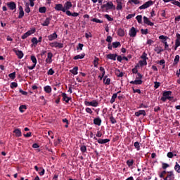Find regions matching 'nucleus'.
Listing matches in <instances>:
<instances>
[{
    "mask_svg": "<svg viewBox=\"0 0 180 180\" xmlns=\"http://www.w3.org/2000/svg\"><path fill=\"white\" fill-rule=\"evenodd\" d=\"M101 8L105 12H109V11L116 9V6H115V4H113V2L112 1L105 2V4L101 6Z\"/></svg>",
    "mask_w": 180,
    "mask_h": 180,
    "instance_id": "1",
    "label": "nucleus"
},
{
    "mask_svg": "<svg viewBox=\"0 0 180 180\" xmlns=\"http://www.w3.org/2000/svg\"><path fill=\"white\" fill-rule=\"evenodd\" d=\"M159 39L160 40H162L161 43H163V44H165V50L169 51V44H168V42L167 41L169 39V37L165 35H160L159 37Z\"/></svg>",
    "mask_w": 180,
    "mask_h": 180,
    "instance_id": "2",
    "label": "nucleus"
},
{
    "mask_svg": "<svg viewBox=\"0 0 180 180\" xmlns=\"http://www.w3.org/2000/svg\"><path fill=\"white\" fill-rule=\"evenodd\" d=\"M171 95H172V91H171L163 92L162 97L161 98V101H162V102H166L167 99H168L169 101H171V99H172V97H171Z\"/></svg>",
    "mask_w": 180,
    "mask_h": 180,
    "instance_id": "3",
    "label": "nucleus"
},
{
    "mask_svg": "<svg viewBox=\"0 0 180 180\" xmlns=\"http://www.w3.org/2000/svg\"><path fill=\"white\" fill-rule=\"evenodd\" d=\"M138 77H136V79H135L134 81H131L130 84H132L133 85H141L143 84V80H141V78H143V75H141V74L138 73L137 74Z\"/></svg>",
    "mask_w": 180,
    "mask_h": 180,
    "instance_id": "4",
    "label": "nucleus"
},
{
    "mask_svg": "<svg viewBox=\"0 0 180 180\" xmlns=\"http://www.w3.org/2000/svg\"><path fill=\"white\" fill-rule=\"evenodd\" d=\"M154 5V1L149 0L148 1H146L145 4H143L142 6H139V9L141 11L143 9H147V8H150V6H153Z\"/></svg>",
    "mask_w": 180,
    "mask_h": 180,
    "instance_id": "5",
    "label": "nucleus"
},
{
    "mask_svg": "<svg viewBox=\"0 0 180 180\" xmlns=\"http://www.w3.org/2000/svg\"><path fill=\"white\" fill-rule=\"evenodd\" d=\"M84 105L86 106H92L93 108H96L99 105V103L96 100H93L92 101H84Z\"/></svg>",
    "mask_w": 180,
    "mask_h": 180,
    "instance_id": "6",
    "label": "nucleus"
},
{
    "mask_svg": "<svg viewBox=\"0 0 180 180\" xmlns=\"http://www.w3.org/2000/svg\"><path fill=\"white\" fill-rule=\"evenodd\" d=\"M178 47H180V34L176 33V39L174 42V50H178Z\"/></svg>",
    "mask_w": 180,
    "mask_h": 180,
    "instance_id": "7",
    "label": "nucleus"
},
{
    "mask_svg": "<svg viewBox=\"0 0 180 180\" xmlns=\"http://www.w3.org/2000/svg\"><path fill=\"white\" fill-rule=\"evenodd\" d=\"M31 61L33 63L32 66H28V70H34L36 68V65L37 64V59L36 58V56H31Z\"/></svg>",
    "mask_w": 180,
    "mask_h": 180,
    "instance_id": "8",
    "label": "nucleus"
},
{
    "mask_svg": "<svg viewBox=\"0 0 180 180\" xmlns=\"http://www.w3.org/2000/svg\"><path fill=\"white\" fill-rule=\"evenodd\" d=\"M175 179V174L173 171L167 172L166 177L164 178V180H174Z\"/></svg>",
    "mask_w": 180,
    "mask_h": 180,
    "instance_id": "9",
    "label": "nucleus"
},
{
    "mask_svg": "<svg viewBox=\"0 0 180 180\" xmlns=\"http://www.w3.org/2000/svg\"><path fill=\"white\" fill-rule=\"evenodd\" d=\"M49 46H51V47H56V49H63V47H64V44H63V43H59L57 41L51 42Z\"/></svg>",
    "mask_w": 180,
    "mask_h": 180,
    "instance_id": "10",
    "label": "nucleus"
},
{
    "mask_svg": "<svg viewBox=\"0 0 180 180\" xmlns=\"http://www.w3.org/2000/svg\"><path fill=\"white\" fill-rule=\"evenodd\" d=\"M35 32H36V29L34 28L32 30H30L27 31L26 33H25L21 38L22 39V40H25V39H27L29 36H32V34H33V33H34Z\"/></svg>",
    "mask_w": 180,
    "mask_h": 180,
    "instance_id": "11",
    "label": "nucleus"
},
{
    "mask_svg": "<svg viewBox=\"0 0 180 180\" xmlns=\"http://www.w3.org/2000/svg\"><path fill=\"white\" fill-rule=\"evenodd\" d=\"M70 8H72V3L70 1H66L63 6V9H65V13H67V11H70Z\"/></svg>",
    "mask_w": 180,
    "mask_h": 180,
    "instance_id": "12",
    "label": "nucleus"
},
{
    "mask_svg": "<svg viewBox=\"0 0 180 180\" xmlns=\"http://www.w3.org/2000/svg\"><path fill=\"white\" fill-rule=\"evenodd\" d=\"M117 2V11H122L123 9V4H124V0H116Z\"/></svg>",
    "mask_w": 180,
    "mask_h": 180,
    "instance_id": "13",
    "label": "nucleus"
},
{
    "mask_svg": "<svg viewBox=\"0 0 180 180\" xmlns=\"http://www.w3.org/2000/svg\"><path fill=\"white\" fill-rule=\"evenodd\" d=\"M129 34L130 37H136V36H137V29L132 27L129 31Z\"/></svg>",
    "mask_w": 180,
    "mask_h": 180,
    "instance_id": "14",
    "label": "nucleus"
},
{
    "mask_svg": "<svg viewBox=\"0 0 180 180\" xmlns=\"http://www.w3.org/2000/svg\"><path fill=\"white\" fill-rule=\"evenodd\" d=\"M46 64H51L53 63V53L49 52L47 53V58L46 59Z\"/></svg>",
    "mask_w": 180,
    "mask_h": 180,
    "instance_id": "15",
    "label": "nucleus"
},
{
    "mask_svg": "<svg viewBox=\"0 0 180 180\" xmlns=\"http://www.w3.org/2000/svg\"><path fill=\"white\" fill-rule=\"evenodd\" d=\"M94 139L97 140L98 144H106V143H109V141H110V139H98L96 136L94 137Z\"/></svg>",
    "mask_w": 180,
    "mask_h": 180,
    "instance_id": "16",
    "label": "nucleus"
},
{
    "mask_svg": "<svg viewBox=\"0 0 180 180\" xmlns=\"http://www.w3.org/2000/svg\"><path fill=\"white\" fill-rule=\"evenodd\" d=\"M117 58V54L116 53H110L106 56V58L108 60H112L113 61H116Z\"/></svg>",
    "mask_w": 180,
    "mask_h": 180,
    "instance_id": "17",
    "label": "nucleus"
},
{
    "mask_svg": "<svg viewBox=\"0 0 180 180\" xmlns=\"http://www.w3.org/2000/svg\"><path fill=\"white\" fill-rule=\"evenodd\" d=\"M55 10L56 11H61L62 12H65V9H64V6L63 4H56L55 5Z\"/></svg>",
    "mask_w": 180,
    "mask_h": 180,
    "instance_id": "18",
    "label": "nucleus"
},
{
    "mask_svg": "<svg viewBox=\"0 0 180 180\" xmlns=\"http://www.w3.org/2000/svg\"><path fill=\"white\" fill-rule=\"evenodd\" d=\"M19 15H18V19H22L23 16H25V11H23V7L22 6H19Z\"/></svg>",
    "mask_w": 180,
    "mask_h": 180,
    "instance_id": "19",
    "label": "nucleus"
},
{
    "mask_svg": "<svg viewBox=\"0 0 180 180\" xmlns=\"http://www.w3.org/2000/svg\"><path fill=\"white\" fill-rule=\"evenodd\" d=\"M143 22L148 26H154V22H150V19L146 16L143 17Z\"/></svg>",
    "mask_w": 180,
    "mask_h": 180,
    "instance_id": "20",
    "label": "nucleus"
},
{
    "mask_svg": "<svg viewBox=\"0 0 180 180\" xmlns=\"http://www.w3.org/2000/svg\"><path fill=\"white\" fill-rule=\"evenodd\" d=\"M14 52L15 53L17 57L21 60V58H23V52L20 50H14Z\"/></svg>",
    "mask_w": 180,
    "mask_h": 180,
    "instance_id": "21",
    "label": "nucleus"
},
{
    "mask_svg": "<svg viewBox=\"0 0 180 180\" xmlns=\"http://www.w3.org/2000/svg\"><path fill=\"white\" fill-rule=\"evenodd\" d=\"M162 1L163 2H165V3L171 2V1H174L172 2V5H175L176 6H178L179 8H180V2L178 1H175V0H162Z\"/></svg>",
    "mask_w": 180,
    "mask_h": 180,
    "instance_id": "22",
    "label": "nucleus"
},
{
    "mask_svg": "<svg viewBox=\"0 0 180 180\" xmlns=\"http://www.w3.org/2000/svg\"><path fill=\"white\" fill-rule=\"evenodd\" d=\"M7 6H8L9 9H11V11H14V9H16V4H15V2L8 3Z\"/></svg>",
    "mask_w": 180,
    "mask_h": 180,
    "instance_id": "23",
    "label": "nucleus"
},
{
    "mask_svg": "<svg viewBox=\"0 0 180 180\" xmlns=\"http://www.w3.org/2000/svg\"><path fill=\"white\" fill-rule=\"evenodd\" d=\"M141 115H143V116H146V110H140L135 112V116H136V117L141 116Z\"/></svg>",
    "mask_w": 180,
    "mask_h": 180,
    "instance_id": "24",
    "label": "nucleus"
},
{
    "mask_svg": "<svg viewBox=\"0 0 180 180\" xmlns=\"http://www.w3.org/2000/svg\"><path fill=\"white\" fill-rule=\"evenodd\" d=\"M57 37H58L57 33H56V32L48 36V39L50 41H53V40H56V39H57Z\"/></svg>",
    "mask_w": 180,
    "mask_h": 180,
    "instance_id": "25",
    "label": "nucleus"
},
{
    "mask_svg": "<svg viewBox=\"0 0 180 180\" xmlns=\"http://www.w3.org/2000/svg\"><path fill=\"white\" fill-rule=\"evenodd\" d=\"M117 34L120 37H124L125 32H124V29L123 28H120L118 29V30L117 31Z\"/></svg>",
    "mask_w": 180,
    "mask_h": 180,
    "instance_id": "26",
    "label": "nucleus"
},
{
    "mask_svg": "<svg viewBox=\"0 0 180 180\" xmlns=\"http://www.w3.org/2000/svg\"><path fill=\"white\" fill-rule=\"evenodd\" d=\"M154 51H155V53H157V54H161V53H162V51H164V49H162V46H156L154 49Z\"/></svg>",
    "mask_w": 180,
    "mask_h": 180,
    "instance_id": "27",
    "label": "nucleus"
},
{
    "mask_svg": "<svg viewBox=\"0 0 180 180\" xmlns=\"http://www.w3.org/2000/svg\"><path fill=\"white\" fill-rule=\"evenodd\" d=\"M62 96H63V101H65V102H66V103H68L70 102V100L71 99V98L67 96V94L63 93Z\"/></svg>",
    "mask_w": 180,
    "mask_h": 180,
    "instance_id": "28",
    "label": "nucleus"
},
{
    "mask_svg": "<svg viewBox=\"0 0 180 180\" xmlns=\"http://www.w3.org/2000/svg\"><path fill=\"white\" fill-rule=\"evenodd\" d=\"M66 15H68V16H73L74 18H77V16L79 15V13L75 12L72 13L71 11H66Z\"/></svg>",
    "mask_w": 180,
    "mask_h": 180,
    "instance_id": "29",
    "label": "nucleus"
},
{
    "mask_svg": "<svg viewBox=\"0 0 180 180\" xmlns=\"http://www.w3.org/2000/svg\"><path fill=\"white\" fill-rule=\"evenodd\" d=\"M51 20V18H47L44 21V22L41 23V26H49L50 25V21Z\"/></svg>",
    "mask_w": 180,
    "mask_h": 180,
    "instance_id": "30",
    "label": "nucleus"
},
{
    "mask_svg": "<svg viewBox=\"0 0 180 180\" xmlns=\"http://www.w3.org/2000/svg\"><path fill=\"white\" fill-rule=\"evenodd\" d=\"M13 133H15L16 137H22V131L19 129H15L13 131Z\"/></svg>",
    "mask_w": 180,
    "mask_h": 180,
    "instance_id": "31",
    "label": "nucleus"
},
{
    "mask_svg": "<svg viewBox=\"0 0 180 180\" xmlns=\"http://www.w3.org/2000/svg\"><path fill=\"white\" fill-rule=\"evenodd\" d=\"M103 83L105 85H110V78L108 77V76H105L103 79Z\"/></svg>",
    "mask_w": 180,
    "mask_h": 180,
    "instance_id": "32",
    "label": "nucleus"
},
{
    "mask_svg": "<svg viewBox=\"0 0 180 180\" xmlns=\"http://www.w3.org/2000/svg\"><path fill=\"white\" fill-rule=\"evenodd\" d=\"M84 57H85V53H81L79 55L75 56L73 59L75 60H82V58H84Z\"/></svg>",
    "mask_w": 180,
    "mask_h": 180,
    "instance_id": "33",
    "label": "nucleus"
},
{
    "mask_svg": "<svg viewBox=\"0 0 180 180\" xmlns=\"http://www.w3.org/2000/svg\"><path fill=\"white\" fill-rule=\"evenodd\" d=\"M174 171H176L177 174H180V165L178 164V162H175Z\"/></svg>",
    "mask_w": 180,
    "mask_h": 180,
    "instance_id": "34",
    "label": "nucleus"
},
{
    "mask_svg": "<svg viewBox=\"0 0 180 180\" xmlns=\"http://www.w3.org/2000/svg\"><path fill=\"white\" fill-rule=\"evenodd\" d=\"M94 123L97 126H101V124L102 123V120H101V118H95L94 120Z\"/></svg>",
    "mask_w": 180,
    "mask_h": 180,
    "instance_id": "35",
    "label": "nucleus"
},
{
    "mask_svg": "<svg viewBox=\"0 0 180 180\" xmlns=\"http://www.w3.org/2000/svg\"><path fill=\"white\" fill-rule=\"evenodd\" d=\"M129 4H130L131 5H139V4H140V1L139 0H129Z\"/></svg>",
    "mask_w": 180,
    "mask_h": 180,
    "instance_id": "36",
    "label": "nucleus"
},
{
    "mask_svg": "<svg viewBox=\"0 0 180 180\" xmlns=\"http://www.w3.org/2000/svg\"><path fill=\"white\" fill-rule=\"evenodd\" d=\"M70 72L73 74V75H77L78 74V67L73 68V69L70 70Z\"/></svg>",
    "mask_w": 180,
    "mask_h": 180,
    "instance_id": "37",
    "label": "nucleus"
},
{
    "mask_svg": "<svg viewBox=\"0 0 180 180\" xmlns=\"http://www.w3.org/2000/svg\"><path fill=\"white\" fill-rule=\"evenodd\" d=\"M44 91L46 92V94H51L52 89H51V86H46L44 88Z\"/></svg>",
    "mask_w": 180,
    "mask_h": 180,
    "instance_id": "38",
    "label": "nucleus"
},
{
    "mask_svg": "<svg viewBox=\"0 0 180 180\" xmlns=\"http://www.w3.org/2000/svg\"><path fill=\"white\" fill-rule=\"evenodd\" d=\"M116 98H117V94H114L112 96V98L110 99V103H115V101H116Z\"/></svg>",
    "mask_w": 180,
    "mask_h": 180,
    "instance_id": "39",
    "label": "nucleus"
},
{
    "mask_svg": "<svg viewBox=\"0 0 180 180\" xmlns=\"http://www.w3.org/2000/svg\"><path fill=\"white\" fill-rule=\"evenodd\" d=\"M26 109H27V107H26V105H20L19 107V110L21 113H23V112H25V110H26Z\"/></svg>",
    "mask_w": 180,
    "mask_h": 180,
    "instance_id": "40",
    "label": "nucleus"
},
{
    "mask_svg": "<svg viewBox=\"0 0 180 180\" xmlns=\"http://www.w3.org/2000/svg\"><path fill=\"white\" fill-rule=\"evenodd\" d=\"M31 41H32V44H33L34 46H36V45L38 44V43H39V41H38L37 38H36V37H33V38L31 39Z\"/></svg>",
    "mask_w": 180,
    "mask_h": 180,
    "instance_id": "41",
    "label": "nucleus"
},
{
    "mask_svg": "<svg viewBox=\"0 0 180 180\" xmlns=\"http://www.w3.org/2000/svg\"><path fill=\"white\" fill-rule=\"evenodd\" d=\"M47 8L46 7H40L39 8V13H46Z\"/></svg>",
    "mask_w": 180,
    "mask_h": 180,
    "instance_id": "42",
    "label": "nucleus"
},
{
    "mask_svg": "<svg viewBox=\"0 0 180 180\" xmlns=\"http://www.w3.org/2000/svg\"><path fill=\"white\" fill-rule=\"evenodd\" d=\"M120 42L119 41L112 42V47H114V49H117V47H120Z\"/></svg>",
    "mask_w": 180,
    "mask_h": 180,
    "instance_id": "43",
    "label": "nucleus"
},
{
    "mask_svg": "<svg viewBox=\"0 0 180 180\" xmlns=\"http://www.w3.org/2000/svg\"><path fill=\"white\" fill-rule=\"evenodd\" d=\"M136 19L138 23H142V22H143V16H141V15H137V16L136 17Z\"/></svg>",
    "mask_w": 180,
    "mask_h": 180,
    "instance_id": "44",
    "label": "nucleus"
},
{
    "mask_svg": "<svg viewBox=\"0 0 180 180\" xmlns=\"http://www.w3.org/2000/svg\"><path fill=\"white\" fill-rule=\"evenodd\" d=\"M133 164H134V161L133 160H129L127 161V165H128V167H133Z\"/></svg>",
    "mask_w": 180,
    "mask_h": 180,
    "instance_id": "45",
    "label": "nucleus"
},
{
    "mask_svg": "<svg viewBox=\"0 0 180 180\" xmlns=\"http://www.w3.org/2000/svg\"><path fill=\"white\" fill-rule=\"evenodd\" d=\"M139 65H141V67H143V65H147V60H146L145 59L140 60Z\"/></svg>",
    "mask_w": 180,
    "mask_h": 180,
    "instance_id": "46",
    "label": "nucleus"
},
{
    "mask_svg": "<svg viewBox=\"0 0 180 180\" xmlns=\"http://www.w3.org/2000/svg\"><path fill=\"white\" fill-rule=\"evenodd\" d=\"M179 55H176L174 58V64H178L179 63Z\"/></svg>",
    "mask_w": 180,
    "mask_h": 180,
    "instance_id": "47",
    "label": "nucleus"
},
{
    "mask_svg": "<svg viewBox=\"0 0 180 180\" xmlns=\"http://www.w3.org/2000/svg\"><path fill=\"white\" fill-rule=\"evenodd\" d=\"M141 58H142V60H148V58H147V53H146V52H143L142 56H141Z\"/></svg>",
    "mask_w": 180,
    "mask_h": 180,
    "instance_id": "48",
    "label": "nucleus"
},
{
    "mask_svg": "<svg viewBox=\"0 0 180 180\" xmlns=\"http://www.w3.org/2000/svg\"><path fill=\"white\" fill-rule=\"evenodd\" d=\"M9 78H11V79H15L16 78V73L13 72L8 75Z\"/></svg>",
    "mask_w": 180,
    "mask_h": 180,
    "instance_id": "49",
    "label": "nucleus"
},
{
    "mask_svg": "<svg viewBox=\"0 0 180 180\" xmlns=\"http://www.w3.org/2000/svg\"><path fill=\"white\" fill-rule=\"evenodd\" d=\"M134 147H135V148H136L137 151H139V150H140V143L135 142L134 143Z\"/></svg>",
    "mask_w": 180,
    "mask_h": 180,
    "instance_id": "50",
    "label": "nucleus"
},
{
    "mask_svg": "<svg viewBox=\"0 0 180 180\" xmlns=\"http://www.w3.org/2000/svg\"><path fill=\"white\" fill-rule=\"evenodd\" d=\"M85 111L89 115H92V113H94V111H92V109H91L90 108H86Z\"/></svg>",
    "mask_w": 180,
    "mask_h": 180,
    "instance_id": "51",
    "label": "nucleus"
},
{
    "mask_svg": "<svg viewBox=\"0 0 180 180\" xmlns=\"http://www.w3.org/2000/svg\"><path fill=\"white\" fill-rule=\"evenodd\" d=\"M105 18H106L109 22L113 21V18L109 15V14H105Z\"/></svg>",
    "mask_w": 180,
    "mask_h": 180,
    "instance_id": "52",
    "label": "nucleus"
},
{
    "mask_svg": "<svg viewBox=\"0 0 180 180\" xmlns=\"http://www.w3.org/2000/svg\"><path fill=\"white\" fill-rule=\"evenodd\" d=\"M80 150L82 151V153H86V146H82L80 147Z\"/></svg>",
    "mask_w": 180,
    "mask_h": 180,
    "instance_id": "53",
    "label": "nucleus"
},
{
    "mask_svg": "<svg viewBox=\"0 0 180 180\" xmlns=\"http://www.w3.org/2000/svg\"><path fill=\"white\" fill-rule=\"evenodd\" d=\"M91 22H95L96 23H102L103 21H101V20L98 19V18H93L91 20Z\"/></svg>",
    "mask_w": 180,
    "mask_h": 180,
    "instance_id": "54",
    "label": "nucleus"
},
{
    "mask_svg": "<svg viewBox=\"0 0 180 180\" xmlns=\"http://www.w3.org/2000/svg\"><path fill=\"white\" fill-rule=\"evenodd\" d=\"M101 75L105 76V68L103 67H100L99 68Z\"/></svg>",
    "mask_w": 180,
    "mask_h": 180,
    "instance_id": "55",
    "label": "nucleus"
},
{
    "mask_svg": "<svg viewBox=\"0 0 180 180\" xmlns=\"http://www.w3.org/2000/svg\"><path fill=\"white\" fill-rule=\"evenodd\" d=\"M167 174V171H163L160 174L159 176L160 178H164L165 176V174Z\"/></svg>",
    "mask_w": 180,
    "mask_h": 180,
    "instance_id": "56",
    "label": "nucleus"
},
{
    "mask_svg": "<svg viewBox=\"0 0 180 180\" xmlns=\"http://www.w3.org/2000/svg\"><path fill=\"white\" fill-rule=\"evenodd\" d=\"M113 40V38L110 36H108L107 39H106V41H108V43H112V41Z\"/></svg>",
    "mask_w": 180,
    "mask_h": 180,
    "instance_id": "57",
    "label": "nucleus"
},
{
    "mask_svg": "<svg viewBox=\"0 0 180 180\" xmlns=\"http://www.w3.org/2000/svg\"><path fill=\"white\" fill-rule=\"evenodd\" d=\"M83 48H84V45L82 44H79L77 47V50L82 51Z\"/></svg>",
    "mask_w": 180,
    "mask_h": 180,
    "instance_id": "58",
    "label": "nucleus"
},
{
    "mask_svg": "<svg viewBox=\"0 0 180 180\" xmlns=\"http://www.w3.org/2000/svg\"><path fill=\"white\" fill-rule=\"evenodd\" d=\"M110 121L111 122V123L112 124H115V123H116V119H115V117H113V116L110 117Z\"/></svg>",
    "mask_w": 180,
    "mask_h": 180,
    "instance_id": "59",
    "label": "nucleus"
},
{
    "mask_svg": "<svg viewBox=\"0 0 180 180\" xmlns=\"http://www.w3.org/2000/svg\"><path fill=\"white\" fill-rule=\"evenodd\" d=\"M47 74L48 75H53L54 74V70H53V68L49 69Z\"/></svg>",
    "mask_w": 180,
    "mask_h": 180,
    "instance_id": "60",
    "label": "nucleus"
},
{
    "mask_svg": "<svg viewBox=\"0 0 180 180\" xmlns=\"http://www.w3.org/2000/svg\"><path fill=\"white\" fill-rule=\"evenodd\" d=\"M154 84H155V86H154L155 89H158V88H160V82H155Z\"/></svg>",
    "mask_w": 180,
    "mask_h": 180,
    "instance_id": "61",
    "label": "nucleus"
},
{
    "mask_svg": "<svg viewBox=\"0 0 180 180\" xmlns=\"http://www.w3.org/2000/svg\"><path fill=\"white\" fill-rule=\"evenodd\" d=\"M11 88H18V83L16 82H12L11 84Z\"/></svg>",
    "mask_w": 180,
    "mask_h": 180,
    "instance_id": "62",
    "label": "nucleus"
},
{
    "mask_svg": "<svg viewBox=\"0 0 180 180\" xmlns=\"http://www.w3.org/2000/svg\"><path fill=\"white\" fill-rule=\"evenodd\" d=\"M141 32L142 34H147V33H148V29H145V30L142 29L141 30Z\"/></svg>",
    "mask_w": 180,
    "mask_h": 180,
    "instance_id": "63",
    "label": "nucleus"
},
{
    "mask_svg": "<svg viewBox=\"0 0 180 180\" xmlns=\"http://www.w3.org/2000/svg\"><path fill=\"white\" fill-rule=\"evenodd\" d=\"M167 157H168V158H174V153H172V152H169L167 153Z\"/></svg>",
    "mask_w": 180,
    "mask_h": 180,
    "instance_id": "64",
    "label": "nucleus"
}]
</instances>
